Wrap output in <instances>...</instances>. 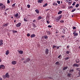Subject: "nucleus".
<instances>
[{
  "mask_svg": "<svg viewBox=\"0 0 80 80\" xmlns=\"http://www.w3.org/2000/svg\"><path fill=\"white\" fill-rule=\"evenodd\" d=\"M59 17H57L55 18L54 19V21L55 22H59L60 21L59 19Z\"/></svg>",
  "mask_w": 80,
  "mask_h": 80,
  "instance_id": "obj_1",
  "label": "nucleus"
},
{
  "mask_svg": "<svg viewBox=\"0 0 80 80\" xmlns=\"http://www.w3.org/2000/svg\"><path fill=\"white\" fill-rule=\"evenodd\" d=\"M18 15H19V14H18V13H16L14 15V17L17 18V19H18V18H19V17H18Z\"/></svg>",
  "mask_w": 80,
  "mask_h": 80,
  "instance_id": "obj_2",
  "label": "nucleus"
},
{
  "mask_svg": "<svg viewBox=\"0 0 80 80\" xmlns=\"http://www.w3.org/2000/svg\"><path fill=\"white\" fill-rule=\"evenodd\" d=\"M3 41L2 39L0 40V46H1V47H2V45H3Z\"/></svg>",
  "mask_w": 80,
  "mask_h": 80,
  "instance_id": "obj_3",
  "label": "nucleus"
},
{
  "mask_svg": "<svg viewBox=\"0 0 80 80\" xmlns=\"http://www.w3.org/2000/svg\"><path fill=\"white\" fill-rule=\"evenodd\" d=\"M79 65H80V64H74L72 65V67H79Z\"/></svg>",
  "mask_w": 80,
  "mask_h": 80,
  "instance_id": "obj_4",
  "label": "nucleus"
},
{
  "mask_svg": "<svg viewBox=\"0 0 80 80\" xmlns=\"http://www.w3.org/2000/svg\"><path fill=\"white\" fill-rule=\"evenodd\" d=\"M5 5H4L3 6H1L0 8L1 10H5Z\"/></svg>",
  "mask_w": 80,
  "mask_h": 80,
  "instance_id": "obj_5",
  "label": "nucleus"
},
{
  "mask_svg": "<svg viewBox=\"0 0 80 80\" xmlns=\"http://www.w3.org/2000/svg\"><path fill=\"white\" fill-rule=\"evenodd\" d=\"M73 35H74V37L75 36H78V33L77 32H76L75 31H74L73 33Z\"/></svg>",
  "mask_w": 80,
  "mask_h": 80,
  "instance_id": "obj_6",
  "label": "nucleus"
},
{
  "mask_svg": "<svg viewBox=\"0 0 80 80\" xmlns=\"http://www.w3.org/2000/svg\"><path fill=\"white\" fill-rule=\"evenodd\" d=\"M1 68H2V69H4L5 66L3 65H0V69H1Z\"/></svg>",
  "mask_w": 80,
  "mask_h": 80,
  "instance_id": "obj_7",
  "label": "nucleus"
},
{
  "mask_svg": "<svg viewBox=\"0 0 80 80\" xmlns=\"http://www.w3.org/2000/svg\"><path fill=\"white\" fill-rule=\"evenodd\" d=\"M6 78H9V75L8 74V72L5 75Z\"/></svg>",
  "mask_w": 80,
  "mask_h": 80,
  "instance_id": "obj_8",
  "label": "nucleus"
},
{
  "mask_svg": "<svg viewBox=\"0 0 80 80\" xmlns=\"http://www.w3.org/2000/svg\"><path fill=\"white\" fill-rule=\"evenodd\" d=\"M49 51V50H48V49H45V52L46 54H47L48 55V52Z\"/></svg>",
  "mask_w": 80,
  "mask_h": 80,
  "instance_id": "obj_9",
  "label": "nucleus"
},
{
  "mask_svg": "<svg viewBox=\"0 0 80 80\" xmlns=\"http://www.w3.org/2000/svg\"><path fill=\"white\" fill-rule=\"evenodd\" d=\"M21 24H22V23L19 22L16 25V26L17 27H20L21 25Z\"/></svg>",
  "mask_w": 80,
  "mask_h": 80,
  "instance_id": "obj_10",
  "label": "nucleus"
},
{
  "mask_svg": "<svg viewBox=\"0 0 80 80\" xmlns=\"http://www.w3.org/2000/svg\"><path fill=\"white\" fill-rule=\"evenodd\" d=\"M12 65H15V64L17 63V62H16V61H14L12 62Z\"/></svg>",
  "mask_w": 80,
  "mask_h": 80,
  "instance_id": "obj_11",
  "label": "nucleus"
},
{
  "mask_svg": "<svg viewBox=\"0 0 80 80\" xmlns=\"http://www.w3.org/2000/svg\"><path fill=\"white\" fill-rule=\"evenodd\" d=\"M43 0H38V3H41L43 2Z\"/></svg>",
  "mask_w": 80,
  "mask_h": 80,
  "instance_id": "obj_12",
  "label": "nucleus"
},
{
  "mask_svg": "<svg viewBox=\"0 0 80 80\" xmlns=\"http://www.w3.org/2000/svg\"><path fill=\"white\" fill-rule=\"evenodd\" d=\"M42 18V17H41V16H39V17H38L37 18V20H41Z\"/></svg>",
  "mask_w": 80,
  "mask_h": 80,
  "instance_id": "obj_13",
  "label": "nucleus"
},
{
  "mask_svg": "<svg viewBox=\"0 0 80 80\" xmlns=\"http://www.w3.org/2000/svg\"><path fill=\"white\" fill-rule=\"evenodd\" d=\"M35 12L37 13V14H38L39 13V10L38 9H36L35 10Z\"/></svg>",
  "mask_w": 80,
  "mask_h": 80,
  "instance_id": "obj_14",
  "label": "nucleus"
},
{
  "mask_svg": "<svg viewBox=\"0 0 80 80\" xmlns=\"http://www.w3.org/2000/svg\"><path fill=\"white\" fill-rule=\"evenodd\" d=\"M8 54H9V50H8L6 52V55H8Z\"/></svg>",
  "mask_w": 80,
  "mask_h": 80,
  "instance_id": "obj_15",
  "label": "nucleus"
},
{
  "mask_svg": "<svg viewBox=\"0 0 80 80\" xmlns=\"http://www.w3.org/2000/svg\"><path fill=\"white\" fill-rule=\"evenodd\" d=\"M24 21L25 22H28V20H27V18H24Z\"/></svg>",
  "mask_w": 80,
  "mask_h": 80,
  "instance_id": "obj_16",
  "label": "nucleus"
},
{
  "mask_svg": "<svg viewBox=\"0 0 80 80\" xmlns=\"http://www.w3.org/2000/svg\"><path fill=\"white\" fill-rule=\"evenodd\" d=\"M35 37V34H33L31 35V38H33V37Z\"/></svg>",
  "mask_w": 80,
  "mask_h": 80,
  "instance_id": "obj_17",
  "label": "nucleus"
},
{
  "mask_svg": "<svg viewBox=\"0 0 80 80\" xmlns=\"http://www.w3.org/2000/svg\"><path fill=\"white\" fill-rule=\"evenodd\" d=\"M18 52L20 54H23V51H19Z\"/></svg>",
  "mask_w": 80,
  "mask_h": 80,
  "instance_id": "obj_18",
  "label": "nucleus"
},
{
  "mask_svg": "<svg viewBox=\"0 0 80 80\" xmlns=\"http://www.w3.org/2000/svg\"><path fill=\"white\" fill-rule=\"evenodd\" d=\"M68 68V67H64L63 68V70H66V69H67Z\"/></svg>",
  "mask_w": 80,
  "mask_h": 80,
  "instance_id": "obj_19",
  "label": "nucleus"
},
{
  "mask_svg": "<svg viewBox=\"0 0 80 80\" xmlns=\"http://www.w3.org/2000/svg\"><path fill=\"white\" fill-rule=\"evenodd\" d=\"M57 46H55V45H53L52 47V48H53V49H54V48H57Z\"/></svg>",
  "mask_w": 80,
  "mask_h": 80,
  "instance_id": "obj_20",
  "label": "nucleus"
},
{
  "mask_svg": "<svg viewBox=\"0 0 80 80\" xmlns=\"http://www.w3.org/2000/svg\"><path fill=\"white\" fill-rule=\"evenodd\" d=\"M15 5H16V3H15L13 4H12V8H13V7H15Z\"/></svg>",
  "mask_w": 80,
  "mask_h": 80,
  "instance_id": "obj_21",
  "label": "nucleus"
},
{
  "mask_svg": "<svg viewBox=\"0 0 80 80\" xmlns=\"http://www.w3.org/2000/svg\"><path fill=\"white\" fill-rule=\"evenodd\" d=\"M76 62L77 63H78L79 62V59H76Z\"/></svg>",
  "mask_w": 80,
  "mask_h": 80,
  "instance_id": "obj_22",
  "label": "nucleus"
},
{
  "mask_svg": "<svg viewBox=\"0 0 80 80\" xmlns=\"http://www.w3.org/2000/svg\"><path fill=\"white\" fill-rule=\"evenodd\" d=\"M62 13V11H59L58 13V15H60V14H61V13Z\"/></svg>",
  "mask_w": 80,
  "mask_h": 80,
  "instance_id": "obj_23",
  "label": "nucleus"
},
{
  "mask_svg": "<svg viewBox=\"0 0 80 80\" xmlns=\"http://www.w3.org/2000/svg\"><path fill=\"white\" fill-rule=\"evenodd\" d=\"M58 58H59V59H61V58H62V55H59L58 56Z\"/></svg>",
  "mask_w": 80,
  "mask_h": 80,
  "instance_id": "obj_24",
  "label": "nucleus"
},
{
  "mask_svg": "<svg viewBox=\"0 0 80 80\" xmlns=\"http://www.w3.org/2000/svg\"><path fill=\"white\" fill-rule=\"evenodd\" d=\"M68 78L70 77H71V74H70V73L68 74Z\"/></svg>",
  "mask_w": 80,
  "mask_h": 80,
  "instance_id": "obj_25",
  "label": "nucleus"
},
{
  "mask_svg": "<svg viewBox=\"0 0 80 80\" xmlns=\"http://www.w3.org/2000/svg\"><path fill=\"white\" fill-rule=\"evenodd\" d=\"M44 38L45 39H47V38H48V37L47 36H44Z\"/></svg>",
  "mask_w": 80,
  "mask_h": 80,
  "instance_id": "obj_26",
  "label": "nucleus"
},
{
  "mask_svg": "<svg viewBox=\"0 0 80 80\" xmlns=\"http://www.w3.org/2000/svg\"><path fill=\"white\" fill-rule=\"evenodd\" d=\"M69 59V57H67V58H64V60H68Z\"/></svg>",
  "mask_w": 80,
  "mask_h": 80,
  "instance_id": "obj_27",
  "label": "nucleus"
},
{
  "mask_svg": "<svg viewBox=\"0 0 80 80\" xmlns=\"http://www.w3.org/2000/svg\"><path fill=\"white\" fill-rule=\"evenodd\" d=\"M79 4H77L76 5H75V7L77 8L79 6Z\"/></svg>",
  "mask_w": 80,
  "mask_h": 80,
  "instance_id": "obj_28",
  "label": "nucleus"
},
{
  "mask_svg": "<svg viewBox=\"0 0 80 80\" xmlns=\"http://www.w3.org/2000/svg\"><path fill=\"white\" fill-rule=\"evenodd\" d=\"M26 60H27V62H28L30 60V59L29 58H28L26 59Z\"/></svg>",
  "mask_w": 80,
  "mask_h": 80,
  "instance_id": "obj_29",
  "label": "nucleus"
},
{
  "mask_svg": "<svg viewBox=\"0 0 80 80\" xmlns=\"http://www.w3.org/2000/svg\"><path fill=\"white\" fill-rule=\"evenodd\" d=\"M4 15L5 16H7L8 15V14L7 13V12H5L4 13Z\"/></svg>",
  "mask_w": 80,
  "mask_h": 80,
  "instance_id": "obj_30",
  "label": "nucleus"
},
{
  "mask_svg": "<svg viewBox=\"0 0 80 80\" xmlns=\"http://www.w3.org/2000/svg\"><path fill=\"white\" fill-rule=\"evenodd\" d=\"M75 3H76V2H73V4H72V5L73 6H75Z\"/></svg>",
  "mask_w": 80,
  "mask_h": 80,
  "instance_id": "obj_31",
  "label": "nucleus"
},
{
  "mask_svg": "<svg viewBox=\"0 0 80 80\" xmlns=\"http://www.w3.org/2000/svg\"><path fill=\"white\" fill-rule=\"evenodd\" d=\"M47 3H46L45 4V5H43V7H47Z\"/></svg>",
  "mask_w": 80,
  "mask_h": 80,
  "instance_id": "obj_32",
  "label": "nucleus"
},
{
  "mask_svg": "<svg viewBox=\"0 0 80 80\" xmlns=\"http://www.w3.org/2000/svg\"><path fill=\"white\" fill-rule=\"evenodd\" d=\"M68 8H69V9H70V8H73V6H69Z\"/></svg>",
  "mask_w": 80,
  "mask_h": 80,
  "instance_id": "obj_33",
  "label": "nucleus"
},
{
  "mask_svg": "<svg viewBox=\"0 0 80 80\" xmlns=\"http://www.w3.org/2000/svg\"><path fill=\"white\" fill-rule=\"evenodd\" d=\"M8 25V24L7 23V24H5L4 26V27H7Z\"/></svg>",
  "mask_w": 80,
  "mask_h": 80,
  "instance_id": "obj_34",
  "label": "nucleus"
},
{
  "mask_svg": "<svg viewBox=\"0 0 80 80\" xmlns=\"http://www.w3.org/2000/svg\"><path fill=\"white\" fill-rule=\"evenodd\" d=\"M58 63H59V62L58 61L55 63L56 65H58Z\"/></svg>",
  "mask_w": 80,
  "mask_h": 80,
  "instance_id": "obj_35",
  "label": "nucleus"
},
{
  "mask_svg": "<svg viewBox=\"0 0 80 80\" xmlns=\"http://www.w3.org/2000/svg\"><path fill=\"white\" fill-rule=\"evenodd\" d=\"M62 15H60L59 17V19H60V18H62Z\"/></svg>",
  "mask_w": 80,
  "mask_h": 80,
  "instance_id": "obj_36",
  "label": "nucleus"
},
{
  "mask_svg": "<svg viewBox=\"0 0 80 80\" xmlns=\"http://www.w3.org/2000/svg\"><path fill=\"white\" fill-rule=\"evenodd\" d=\"M76 10V9L75 8H74L73 10H72L71 12H74Z\"/></svg>",
  "mask_w": 80,
  "mask_h": 80,
  "instance_id": "obj_37",
  "label": "nucleus"
},
{
  "mask_svg": "<svg viewBox=\"0 0 80 80\" xmlns=\"http://www.w3.org/2000/svg\"><path fill=\"white\" fill-rule=\"evenodd\" d=\"M60 23H64V21L63 20H62L60 21Z\"/></svg>",
  "mask_w": 80,
  "mask_h": 80,
  "instance_id": "obj_38",
  "label": "nucleus"
},
{
  "mask_svg": "<svg viewBox=\"0 0 80 80\" xmlns=\"http://www.w3.org/2000/svg\"><path fill=\"white\" fill-rule=\"evenodd\" d=\"M47 33L48 34V35H50V31H47Z\"/></svg>",
  "mask_w": 80,
  "mask_h": 80,
  "instance_id": "obj_39",
  "label": "nucleus"
},
{
  "mask_svg": "<svg viewBox=\"0 0 80 80\" xmlns=\"http://www.w3.org/2000/svg\"><path fill=\"white\" fill-rule=\"evenodd\" d=\"M66 53H67V54H69V53H70V52H69V51H67L66 52Z\"/></svg>",
  "mask_w": 80,
  "mask_h": 80,
  "instance_id": "obj_40",
  "label": "nucleus"
},
{
  "mask_svg": "<svg viewBox=\"0 0 80 80\" xmlns=\"http://www.w3.org/2000/svg\"><path fill=\"white\" fill-rule=\"evenodd\" d=\"M57 3H58V4H60V1H57Z\"/></svg>",
  "mask_w": 80,
  "mask_h": 80,
  "instance_id": "obj_41",
  "label": "nucleus"
},
{
  "mask_svg": "<svg viewBox=\"0 0 80 80\" xmlns=\"http://www.w3.org/2000/svg\"><path fill=\"white\" fill-rule=\"evenodd\" d=\"M2 78L4 79H5V78H6V77L5 75L2 76Z\"/></svg>",
  "mask_w": 80,
  "mask_h": 80,
  "instance_id": "obj_42",
  "label": "nucleus"
},
{
  "mask_svg": "<svg viewBox=\"0 0 80 80\" xmlns=\"http://www.w3.org/2000/svg\"><path fill=\"white\" fill-rule=\"evenodd\" d=\"M73 71H74L73 69H71V70H70L69 72H73Z\"/></svg>",
  "mask_w": 80,
  "mask_h": 80,
  "instance_id": "obj_43",
  "label": "nucleus"
},
{
  "mask_svg": "<svg viewBox=\"0 0 80 80\" xmlns=\"http://www.w3.org/2000/svg\"><path fill=\"white\" fill-rule=\"evenodd\" d=\"M62 8H65V6L63 5L62 7Z\"/></svg>",
  "mask_w": 80,
  "mask_h": 80,
  "instance_id": "obj_44",
  "label": "nucleus"
},
{
  "mask_svg": "<svg viewBox=\"0 0 80 80\" xmlns=\"http://www.w3.org/2000/svg\"><path fill=\"white\" fill-rule=\"evenodd\" d=\"M7 3L8 4V3H10V0H7Z\"/></svg>",
  "mask_w": 80,
  "mask_h": 80,
  "instance_id": "obj_45",
  "label": "nucleus"
},
{
  "mask_svg": "<svg viewBox=\"0 0 80 80\" xmlns=\"http://www.w3.org/2000/svg\"><path fill=\"white\" fill-rule=\"evenodd\" d=\"M27 7H28V8H30V5L29 4H28L27 5Z\"/></svg>",
  "mask_w": 80,
  "mask_h": 80,
  "instance_id": "obj_46",
  "label": "nucleus"
},
{
  "mask_svg": "<svg viewBox=\"0 0 80 80\" xmlns=\"http://www.w3.org/2000/svg\"><path fill=\"white\" fill-rule=\"evenodd\" d=\"M27 37H30V34L29 33H28L27 34Z\"/></svg>",
  "mask_w": 80,
  "mask_h": 80,
  "instance_id": "obj_47",
  "label": "nucleus"
},
{
  "mask_svg": "<svg viewBox=\"0 0 80 80\" xmlns=\"http://www.w3.org/2000/svg\"><path fill=\"white\" fill-rule=\"evenodd\" d=\"M72 28L73 30H75L76 29V27H75L73 26L72 27Z\"/></svg>",
  "mask_w": 80,
  "mask_h": 80,
  "instance_id": "obj_48",
  "label": "nucleus"
},
{
  "mask_svg": "<svg viewBox=\"0 0 80 80\" xmlns=\"http://www.w3.org/2000/svg\"><path fill=\"white\" fill-rule=\"evenodd\" d=\"M27 62H27V60L23 62V63H27Z\"/></svg>",
  "mask_w": 80,
  "mask_h": 80,
  "instance_id": "obj_49",
  "label": "nucleus"
},
{
  "mask_svg": "<svg viewBox=\"0 0 80 80\" xmlns=\"http://www.w3.org/2000/svg\"><path fill=\"white\" fill-rule=\"evenodd\" d=\"M46 22H47V23H48V24L50 23V21H48V20H47V21H46Z\"/></svg>",
  "mask_w": 80,
  "mask_h": 80,
  "instance_id": "obj_50",
  "label": "nucleus"
},
{
  "mask_svg": "<svg viewBox=\"0 0 80 80\" xmlns=\"http://www.w3.org/2000/svg\"><path fill=\"white\" fill-rule=\"evenodd\" d=\"M60 47H61V46H58V47H56L57 50H58V49H59V48H60Z\"/></svg>",
  "mask_w": 80,
  "mask_h": 80,
  "instance_id": "obj_51",
  "label": "nucleus"
},
{
  "mask_svg": "<svg viewBox=\"0 0 80 80\" xmlns=\"http://www.w3.org/2000/svg\"><path fill=\"white\" fill-rule=\"evenodd\" d=\"M3 4L2 3H0V7H1V6H3Z\"/></svg>",
  "mask_w": 80,
  "mask_h": 80,
  "instance_id": "obj_52",
  "label": "nucleus"
},
{
  "mask_svg": "<svg viewBox=\"0 0 80 80\" xmlns=\"http://www.w3.org/2000/svg\"><path fill=\"white\" fill-rule=\"evenodd\" d=\"M68 4L69 5H71V2H69Z\"/></svg>",
  "mask_w": 80,
  "mask_h": 80,
  "instance_id": "obj_53",
  "label": "nucleus"
},
{
  "mask_svg": "<svg viewBox=\"0 0 80 80\" xmlns=\"http://www.w3.org/2000/svg\"><path fill=\"white\" fill-rule=\"evenodd\" d=\"M48 27L49 28H52V26L49 25L48 26Z\"/></svg>",
  "mask_w": 80,
  "mask_h": 80,
  "instance_id": "obj_54",
  "label": "nucleus"
},
{
  "mask_svg": "<svg viewBox=\"0 0 80 80\" xmlns=\"http://www.w3.org/2000/svg\"><path fill=\"white\" fill-rule=\"evenodd\" d=\"M9 10V8H7L5 10V11L6 12V11H7V10Z\"/></svg>",
  "mask_w": 80,
  "mask_h": 80,
  "instance_id": "obj_55",
  "label": "nucleus"
},
{
  "mask_svg": "<svg viewBox=\"0 0 80 80\" xmlns=\"http://www.w3.org/2000/svg\"><path fill=\"white\" fill-rule=\"evenodd\" d=\"M78 71H79V70H80V68H77L76 69Z\"/></svg>",
  "mask_w": 80,
  "mask_h": 80,
  "instance_id": "obj_56",
  "label": "nucleus"
},
{
  "mask_svg": "<svg viewBox=\"0 0 80 80\" xmlns=\"http://www.w3.org/2000/svg\"><path fill=\"white\" fill-rule=\"evenodd\" d=\"M13 32L14 33H17V31H13Z\"/></svg>",
  "mask_w": 80,
  "mask_h": 80,
  "instance_id": "obj_57",
  "label": "nucleus"
},
{
  "mask_svg": "<svg viewBox=\"0 0 80 80\" xmlns=\"http://www.w3.org/2000/svg\"><path fill=\"white\" fill-rule=\"evenodd\" d=\"M69 48V46H68L67 47V49H68Z\"/></svg>",
  "mask_w": 80,
  "mask_h": 80,
  "instance_id": "obj_58",
  "label": "nucleus"
},
{
  "mask_svg": "<svg viewBox=\"0 0 80 80\" xmlns=\"http://www.w3.org/2000/svg\"><path fill=\"white\" fill-rule=\"evenodd\" d=\"M61 37H62V38H65V37L64 36H61Z\"/></svg>",
  "mask_w": 80,
  "mask_h": 80,
  "instance_id": "obj_59",
  "label": "nucleus"
},
{
  "mask_svg": "<svg viewBox=\"0 0 80 80\" xmlns=\"http://www.w3.org/2000/svg\"><path fill=\"white\" fill-rule=\"evenodd\" d=\"M2 62V59L0 58V62Z\"/></svg>",
  "mask_w": 80,
  "mask_h": 80,
  "instance_id": "obj_60",
  "label": "nucleus"
},
{
  "mask_svg": "<svg viewBox=\"0 0 80 80\" xmlns=\"http://www.w3.org/2000/svg\"><path fill=\"white\" fill-rule=\"evenodd\" d=\"M33 22H36V20H34L33 21Z\"/></svg>",
  "mask_w": 80,
  "mask_h": 80,
  "instance_id": "obj_61",
  "label": "nucleus"
},
{
  "mask_svg": "<svg viewBox=\"0 0 80 80\" xmlns=\"http://www.w3.org/2000/svg\"><path fill=\"white\" fill-rule=\"evenodd\" d=\"M0 80H2V78H0Z\"/></svg>",
  "mask_w": 80,
  "mask_h": 80,
  "instance_id": "obj_62",
  "label": "nucleus"
},
{
  "mask_svg": "<svg viewBox=\"0 0 80 80\" xmlns=\"http://www.w3.org/2000/svg\"><path fill=\"white\" fill-rule=\"evenodd\" d=\"M57 5H58V4H57V3L55 4V5H56V6H57Z\"/></svg>",
  "mask_w": 80,
  "mask_h": 80,
  "instance_id": "obj_63",
  "label": "nucleus"
},
{
  "mask_svg": "<svg viewBox=\"0 0 80 80\" xmlns=\"http://www.w3.org/2000/svg\"><path fill=\"white\" fill-rule=\"evenodd\" d=\"M79 35H80V30H79Z\"/></svg>",
  "mask_w": 80,
  "mask_h": 80,
  "instance_id": "obj_64",
  "label": "nucleus"
}]
</instances>
